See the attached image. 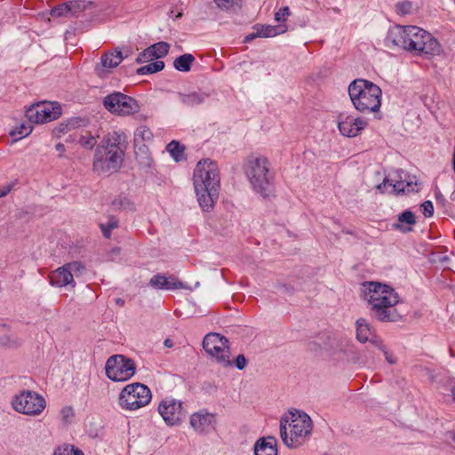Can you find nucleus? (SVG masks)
<instances>
[{"label": "nucleus", "mask_w": 455, "mask_h": 455, "mask_svg": "<svg viewBox=\"0 0 455 455\" xmlns=\"http://www.w3.org/2000/svg\"><path fill=\"white\" fill-rule=\"evenodd\" d=\"M195 191L200 207L203 209L204 212H210L213 208L214 203L219 198L220 189L204 188L203 191Z\"/></svg>", "instance_id": "nucleus-23"}, {"label": "nucleus", "mask_w": 455, "mask_h": 455, "mask_svg": "<svg viewBox=\"0 0 455 455\" xmlns=\"http://www.w3.org/2000/svg\"><path fill=\"white\" fill-rule=\"evenodd\" d=\"M164 347H168V348H171L173 347V342L171 339H166L164 341Z\"/></svg>", "instance_id": "nucleus-59"}, {"label": "nucleus", "mask_w": 455, "mask_h": 455, "mask_svg": "<svg viewBox=\"0 0 455 455\" xmlns=\"http://www.w3.org/2000/svg\"><path fill=\"white\" fill-rule=\"evenodd\" d=\"M14 182L4 184L0 187V198L6 196L13 188Z\"/></svg>", "instance_id": "nucleus-54"}, {"label": "nucleus", "mask_w": 455, "mask_h": 455, "mask_svg": "<svg viewBox=\"0 0 455 455\" xmlns=\"http://www.w3.org/2000/svg\"><path fill=\"white\" fill-rule=\"evenodd\" d=\"M104 108L116 116H130L140 111L138 101L121 92H113L102 100Z\"/></svg>", "instance_id": "nucleus-12"}, {"label": "nucleus", "mask_w": 455, "mask_h": 455, "mask_svg": "<svg viewBox=\"0 0 455 455\" xmlns=\"http://www.w3.org/2000/svg\"><path fill=\"white\" fill-rule=\"evenodd\" d=\"M116 304H124V300L122 299H116Z\"/></svg>", "instance_id": "nucleus-61"}, {"label": "nucleus", "mask_w": 455, "mask_h": 455, "mask_svg": "<svg viewBox=\"0 0 455 455\" xmlns=\"http://www.w3.org/2000/svg\"><path fill=\"white\" fill-rule=\"evenodd\" d=\"M191 427L198 434H208L214 430L216 415L206 410H200L190 416Z\"/></svg>", "instance_id": "nucleus-18"}, {"label": "nucleus", "mask_w": 455, "mask_h": 455, "mask_svg": "<svg viewBox=\"0 0 455 455\" xmlns=\"http://www.w3.org/2000/svg\"><path fill=\"white\" fill-rule=\"evenodd\" d=\"M402 315H378V320L380 322H399L402 320Z\"/></svg>", "instance_id": "nucleus-49"}, {"label": "nucleus", "mask_w": 455, "mask_h": 455, "mask_svg": "<svg viewBox=\"0 0 455 455\" xmlns=\"http://www.w3.org/2000/svg\"><path fill=\"white\" fill-rule=\"evenodd\" d=\"M106 376L112 381L124 382L136 372L135 362L124 355H113L105 363Z\"/></svg>", "instance_id": "nucleus-11"}, {"label": "nucleus", "mask_w": 455, "mask_h": 455, "mask_svg": "<svg viewBox=\"0 0 455 455\" xmlns=\"http://www.w3.org/2000/svg\"><path fill=\"white\" fill-rule=\"evenodd\" d=\"M164 68V62L156 60L148 65L142 66L137 69V74L140 76H146L159 72Z\"/></svg>", "instance_id": "nucleus-33"}, {"label": "nucleus", "mask_w": 455, "mask_h": 455, "mask_svg": "<svg viewBox=\"0 0 455 455\" xmlns=\"http://www.w3.org/2000/svg\"><path fill=\"white\" fill-rule=\"evenodd\" d=\"M395 10L397 14L402 16L410 14L412 10V3L408 0L398 2L395 4Z\"/></svg>", "instance_id": "nucleus-40"}, {"label": "nucleus", "mask_w": 455, "mask_h": 455, "mask_svg": "<svg viewBox=\"0 0 455 455\" xmlns=\"http://www.w3.org/2000/svg\"><path fill=\"white\" fill-rule=\"evenodd\" d=\"M214 2L220 8L230 10L233 12H238L243 4L242 0H218Z\"/></svg>", "instance_id": "nucleus-38"}, {"label": "nucleus", "mask_w": 455, "mask_h": 455, "mask_svg": "<svg viewBox=\"0 0 455 455\" xmlns=\"http://www.w3.org/2000/svg\"><path fill=\"white\" fill-rule=\"evenodd\" d=\"M70 4L68 2L59 4L51 10V15L52 17H62L70 13Z\"/></svg>", "instance_id": "nucleus-42"}, {"label": "nucleus", "mask_w": 455, "mask_h": 455, "mask_svg": "<svg viewBox=\"0 0 455 455\" xmlns=\"http://www.w3.org/2000/svg\"><path fill=\"white\" fill-rule=\"evenodd\" d=\"M417 223L416 216L412 211L407 209L397 215V221L392 224V228L406 234L413 231Z\"/></svg>", "instance_id": "nucleus-22"}, {"label": "nucleus", "mask_w": 455, "mask_h": 455, "mask_svg": "<svg viewBox=\"0 0 455 455\" xmlns=\"http://www.w3.org/2000/svg\"><path fill=\"white\" fill-rule=\"evenodd\" d=\"M12 406L18 412L28 415H38L45 408V401L38 394L27 391L14 398Z\"/></svg>", "instance_id": "nucleus-15"}, {"label": "nucleus", "mask_w": 455, "mask_h": 455, "mask_svg": "<svg viewBox=\"0 0 455 455\" xmlns=\"http://www.w3.org/2000/svg\"><path fill=\"white\" fill-rule=\"evenodd\" d=\"M291 15V11L288 6H284L280 8L275 13V20L278 22L285 21L287 17Z\"/></svg>", "instance_id": "nucleus-47"}, {"label": "nucleus", "mask_w": 455, "mask_h": 455, "mask_svg": "<svg viewBox=\"0 0 455 455\" xmlns=\"http://www.w3.org/2000/svg\"><path fill=\"white\" fill-rule=\"evenodd\" d=\"M111 205L116 210L124 209L132 212L135 211L133 203L126 196H119L111 202Z\"/></svg>", "instance_id": "nucleus-36"}, {"label": "nucleus", "mask_w": 455, "mask_h": 455, "mask_svg": "<svg viewBox=\"0 0 455 455\" xmlns=\"http://www.w3.org/2000/svg\"><path fill=\"white\" fill-rule=\"evenodd\" d=\"M172 157L179 162L183 158V154L185 151V147L181 145L179 141L172 140L166 147Z\"/></svg>", "instance_id": "nucleus-34"}, {"label": "nucleus", "mask_w": 455, "mask_h": 455, "mask_svg": "<svg viewBox=\"0 0 455 455\" xmlns=\"http://www.w3.org/2000/svg\"><path fill=\"white\" fill-rule=\"evenodd\" d=\"M32 132V126L30 124H21L19 127L10 132L11 137L13 138L14 141H17L22 138L27 137Z\"/></svg>", "instance_id": "nucleus-37"}, {"label": "nucleus", "mask_w": 455, "mask_h": 455, "mask_svg": "<svg viewBox=\"0 0 455 455\" xmlns=\"http://www.w3.org/2000/svg\"><path fill=\"white\" fill-rule=\"evenodd\" d=\"M384 355H385V357H386V360L393 364L395 363V359L393 357V355L386 349V347L384 346V350H382Z\"/></svg>", "instance_id": "nucleus-56"}, {"label": "nucleus", "mask_w": 455, "mask_h": 455, "mask_svg": "<svg viewBox=\"0 0 455 455\" xmlns=\"http://www.w3.org/2000/svg\"><path fill=\"white\" fill-rule=\"evenodd\" d=\"M49 277L52 286L63 287L74 283L73 274H70L65 265L52 271Z\"/></svg>", "instance_id": "nucleus-26"}, {"label": "nucleus", "mask_w": 455, "mask_h": 455, "mask_svg": "<svg viewBox=\"0 0 455 455\" xmlns=\"http://www.w3.org/2000/svg\"><path fill=\"white\" fill-rule=\"evenodd\" d=\"M279 293L283 295H291L292 294L294 288L291 286L290 284H279L276 287Z\"/></svg>", "instance_id": "nucleus-53"}, {"label": "nucleus", "mask_w": 455, "mask_h": 455, "mask_svg": "<svg viewBox=\"0 0 455 455\" xmlns=\"http://www.w3.org/2000/svg\"><path fill=\"white\" fill-rule=\"evenodd\" d=\"M387 186L392 188L390 193L395 195L417 192L419 190L415 177H411L403 170H397L393 175L389 174L388 177H386L382 183L377 186V189L380 193H384Z\"/></svg>", "instance_id": "nucleus-13"}, {"label": "nucleus", "mask_w": 455, "mask_h": 455, "mask_svg": "<svg viewBox=\"0 0 455 455\" xmlns=\"http://www.w3.org/2000/svg\"><path fill=\"white\" fill-rule=\"evenodd\" d=\"M117 52L122 53L123 60L128 58L132 52L130 47H124L122 50L117 49Z\"/></svg>", "instance_id": "nucleus-55"}, {"label": "nucleus", "mask_w": 455, "mask_h": 455, "mask_svg": "<svg viewBox=\"0 0 455 455\" xmlns=\"http://www.w3.org/2000/svg\"><path fill=\"white\" fill-rule=\"evenodd\" d=\"M150 54L155 59H161L165 57L170 50V44L166 42H158L148 47Z\"/></svg>", "instance_id": "nucleus-31"}, {"label": "nucleus", "mask_w": 455, "mask_h": 455, "mask_svg": "<svg viewBox=\"0 0 455 455\" xmlns=\"http://www.w3.org/2000/svg\"><path fill=\"white\" fill-rule=\"evenodd\" d=\"M180 101L186 107L194 108L203 104L208 98V94L201 91L176 93Z\"/></svg>", "instance_id": "nucleus-25"}, {"label": "nucleus", "mask_w": 455, "mask_h": 455, "mask_svg": "<svg viewBox=\"0 0 455 455\" xmlns=\"http://www.w3.org/2000/svg\"><path fill=\"white\" fill-rule=\"evenodd\" d=\"M286 30L287 27L285 25H265L259 28H256V36H259V37H272L284 33Z\"/></svg>", "instance_id": "nucleus-29"}, {"label": "nucleus", "mask_w": 455, "mask_h": 455, "mask_svg": "<svg viewBox=\"0 0 455 455\" xmlns=\"http://www.w3.org/2000/svg\"><path fill=\"white\" fill-rule=\"evenodd\" d=\"M55 148L58 152H60V156H62V153L65 151V146L62 143H57Z\"/></svg>", "instance_id": "nucleus-58"}, {"label": "nucleus", "mask_w": 455, "mask_h": 455, "mask_svg": "<svg viewBox=\"0 0 455 455\" xmlns=\"http://www.w3.org/2000/svg\"><path fill=\"white\" fill-rule=\"evenodd\" d=\"M73 140H74V139H73V135H70V136L68 137V139L67 140V141H73Z\"/></svg>", "instance_id": "nucleus-62"}, {"label": "nucleus", "mask_w": 455, "mask_h": 455, "mask_svg": "<svg viewBox=\"0 0 455 455\" xmlns=\"http://www.w3.org/2000/svg\"><path fill=\"white\" fill-rule=\"evenodd\" d=\"M348 95L355 108L362 113L378 112L381 106L382 91L365 79H355L348 85Z\"/></svg>", "instance_id": "nucleus-5"}, {"label": "nucleus", "mask_w": 455, "mask_h": 455, "mask_svg": "<svg viewBox=\"0 0 455 455\" xmlns=\"http://www.w3.org/2000/svg\"><path fill=\"white\" fill-rule=\"evenodd\" d=\"M152 398L150 389L136 382L126 385L119 395V405L127 411H135L149 403Z\"/></svg>", "instance_id": "nucleus-9"}, {"label": "nucleus", "mask_w": 455, "mask_h": 455, "mask_svg": "<svg viewBox=\"0 0 455 455\" xmlns=\"http://www.w3.org/2000/svg\"><path fill=\"white\" fill-rule=\"evenodd\" d=\"M60 414L65 422H69L74 416V411L71 407H65L61 410Z\"/></svg>", "instance_id": "nucleus-52"}, {"label": "nucleus", "mask_w": 455, "mask_h": 455, "mask_svg": "<svg viewBox=\"0 0 455 455\" xmlns=\"http://www.w3.org/2000/svg\"><path fill=\"white\" fill-rule=\"evenodd\" d=\"M65 267L68 270H69L70 274L74 275H79L82 274L84 269V266L80 261H72L65 264Z\"/></svg>", "instance_id": "nucleus-44"}, {"label": "nucleus", "mask_w": 455, "mask_h": 455, "mask_svg": "<svg viewBox=\"0 0 455 455\" xmlns=\"http://www.w3.org/2000/svg\"><path fill=\"white\" fill-rule=\"evenodd\" d=\"M203 347L208 355L221 367L228 368L233 365L230 358V343L225 336L217 332L206 334L203 340Z\"/></svg>", "instance_id": "nucleus-8"}, {"label": "nucleus", "mask_w": 455, "mask_h": 455, "mask_svg": "<svg viewBox=\"0 0 455 455\" xmlns=\"http://www.w3.org/2000/svg\"><path fill=\"white\" fill-rule=\"evenodd\" d=\"M23 344L22 339L14 333L0 335V347L6 350L19 349Z\"/></svg>", "instance_id": "nucleus-28"}, {"label": "nucleus", "mask_w": 455, "mask_h": 455, "mask_svg": "<svg viewBox=\"0 0 455 455\" xmlns=\"http://www.w3.org/2000/svg\"><path fill=\"white\" fill-rule=\"evenodd\" d=\"M68 4H71V5H69V7H70L69 12L73 16H76L79 12H83L87 7L85 1H82V0L70 1V2H68Z\"/></svg>", "instance_id": "nucleus-43"}, {"label": "nucleus", "mask_w": 455, "mask_h": 455, "mask_svg": "<svg viewBox=\"0 0 455 455\" xmlns=\"http://www.w3.org/2000/svg\"><path fill=\"white\" fill-rule=\"evenodd\" d=\"M450 435H451V438L453 440V442L455 443V432H451L450 433Z\"/></svg>", "instance_id": "nucleus-60"}, {"label": "nucleus", "mask_w": 455, "mask_h": 455, "mask_svg": "<svg viewBox=\"0 0 455 455\" xmlns=\"http://www.w3.org/2000/svg\"><path fill=\"white\" fill-rule=\"evenodd\" d=\"M244 172L255 192L264 198L273 194V176L269 172V162L266 157L249 156L244 164Z\"/></svg>", "instance_id": "nucleus-6"}, {"label": "nucleus", "mask_w": 455, "mask_h": 455, "mask_svg": "<svg viewBox=\"0 0 455 455\" xmlns=\"http://www.w3.org/2000/svg\"><path fill=\"white\" fill-rule=\"evenodd\" d=\"M119 221L114 217L110 216L106 223H100L99 227L105 238H110L112 230L118 228Z\"/></svg>", "instance_id": "nucleus-35"}, {"label": "nucleus", "mask_w": 455, "mask_h": 455, "mask_svg": "<svg viewBox=\"0 0 455 455\" xmlns=\"http://www.w3.org/2000/svg\"><path fill=\"white\" fill-rule=\"evenodd\" d=\"M385 44L400 47L413 55L429 58L439 55L442 45L429 32L417 26L396 25L391 28L385 39Z\"/></svg>", "instance_id": "nucleus-1"}, {"label": "nucleus", "mask_w": 455, "mask_h": 455, "mask_svg": "<svg viewBox=\"0 0 455 455\" xmlns=\"http://www.w3.org/2000/svg\"><path fill=\"white\" fill-rule=\"evenodd\" d=\"M232 363L235 364V366L242 371L243 370L246 365H247V359L245 358V356L243 355V354H240L236 356V358L235 359V361L233 362L232 361Z\"/></svg>", "instance_id": "nucleus-50"}, {"label": "nucleus", "mask_w": 455, "mask_h": 455, "mask_svg": "<svg viewBox=\"0 0 455 455\" xmlns=\"http://www.w3.org/2000/svg\"><path fill=\"white\" fill-rule=\"evenodd\" d=\"M356 339L363 343L369 341L379 349L384 350L382 340L375 335L370 324L363 318L356 320Z\"/></svg>", "instance_id": "nucleus-20"}, {"label": "nucleus", "mask_w": 455, "mask_h": 455, "mask_svg": "<svg viewBox=\"0 0 455 455\" xmlns=\"http://www.w3.org/2000/svg\"><path fill=\"white\" fill-rule=\"evenodd\" d=\"M158 411L169 426L179 425L186 414L182 402L172 397H166L161 401Z\"/></svg>", "instance_id": "nucleus-16"}, {"label": "nucleus", "mask_w": 455, "mask_h": 455, "mask_svg": "<svg viewBox=\"0 0 455 455\" xmlns=\"http://www.w3.org/2000/svg\"><path fill=\"white\" fill-rule=\"evenodd\" d=\"M122 61V53L116 49L101 56L100 63L97 64L95 72L99 76L102 77L112 68H116Z\"/></svg>", "instance_id": "nucleus-21"}, {"label": "nucleus", "mask_w": 455, "mask_h": 455, "mask_svg": "<svg viewBox=\"0 0 455 455\" xmlns=\"http://www.w3.org/2000/svg\"><path fill=\"white\" fill-rule=\"evenodd\" d=\"M66 121L68 124L70 131L79 127H84L88 124V119L80 116H73L71 118L67 119Z\"/></svg>", "instance_id": "nucleus-41"}, {"label": "nucleus", "mask_w": 455, "mask_h": 455, "mask_svg": "<svg viewBox=\"0 0 455 455\" xmlns=\"http://www.w3.org/2000/svg\"><path fill=\"white\" fill-rule=\"evenodd\" d=\"M69 131H70V129L68 127V124L67 121H63V122L60 123L52 130V134L55 137L60 138L62 134H65V133L68 132Z\"/></svg>", "instance_id": "nucleus-46"}, {"label": "nucleus", "mask_w": 455, "mask_h": 455, "mask_svg": "<svg viewBox=\"0 0 455 455\" xmlns=\"http://www.w3.org/2000/svg\"><path fill=\"white\" fill-rule=\"evenodd\" d=\"M256 37H259V36H256V31H255L253 33L247 35L244 38V42L245 43L251 42V40H253Z\"/></svg>", "instance_id": "nucleus-57"}, {"label": "nucleus", "mask_w": 455, "mask_h": 455, "mask_svg": "<svg viewBox=\"0 0 455 455\" xmlns=\"http://www.w3.org/2000/svg\"><path fill=\"white\" fill-rule=\"evenodd\" d=\"M79 142L84 148L92 149L96 144V139L91 134L82 135Z\"/></svg>", "instance_id": "nucleus-45"}, {"label": "nucleus", "mask_w": 455, "mask_h": 455, "mask_svg": "<svg viewBox=\"0 0 455 455\" xmlns=\"http://www.w3.org/2000/svg\"><path fill=\"white\" fill-rule=\"evenodd\" d=\"M312 431L310 417L299 411H290L280 420V435L289 448L301 445Z\"/></svg>", "instance_id": "nucleus-4"}, {"label": "nucleus", "mask_w": 455, "mask_h": 455, "mask_svg": "<svg viewBox=\"0 0 455 455\" xmlns=\"http://www.w3.org/2000/svg\"><path fill=\"white\" fill-rule=\"evenodd\" d=\"M61 116V107L58 102H37L26 110L30 123L44 124L58 119Z\"/></svg>", "instance_id": "nucleus-14"}, {"label": "nucleus", "mask_w": 455, "mask_h": 455, "mask_svg": "<svg viewBox=\"0 0 455 455\" xmlns=\"http://www.w3.org/2000/svg\"><path fill=\"white\" fill-rule=\"evenodd\" d=\"M196 60L191 53H184L177 57L173 61L175 69L180 72H188L191 70L193 62Z\"/></svg>", "instance_id": "nucleus-30"}, {"label": "nucleus", "mask_w": 455, "mask_h": 455, "mask_svg": "<svg viewBox=\"0 0 455 455\" xmlns=\"http://www.w3.org/2000/svg\"><path fill=\"white\" fill-rule=\"evenodd\" d=\"M148 285L156 290H164V291L188 289V284L180 281L173 275L166 276L164 274L154 275L150 278Z\"/></svg>", "instance_id": "nucleus-19"}, {"label": "nucleus", "mask_w": 455, "mask_h": 455, "mask_svg": "<svg viewBox=\"0 0 455 455\" xmlns=\"http://www.w3.org/2000/svg\"><path fill=\"white\" fill-rule=\"evenodd\" d=\"M153 133L147 126H140L134 132V145L146 144L147 141L151 140Z\"/></svg>", "instance_id": "nucleus-32"}, {"label": "nucleus", "mask_w": 455, "mask_h": 455, "mask_svg": "<svg viewBox=\"0 0 455 455\" xmlns=\"http://www.w3.org/2000/svg\"><path fill=\"white\" fill-rule=\"evenodd\" d=\"M193 181L195 190L220 189V179L217 164L210 159L199 161L194 170Z\"/></svg>", "instance_id": "nucleus-10"}, {"label": "nucleus", "mask_w": 455, "mask_h": 455, "mask_svg": "<svg viewBox=\"0 0 455 455\" xmlns=\"http://www.w3.org/2000/svg\"><path fill=\"white\" fill-rule=\"evenodd\" d=\"M126 147V137L124 132L108 133L95 149L93 171L98 174L116 172L124 162Z\"/></svg>", "instance_id": "nucleus-2"}, {"label": "nucleus", "mask_w": 455, "mask_h": 455, "mask_svg": "<svg viewBox=\"0 0 455 455\" xmlns=\"http://www.w3.org/2000/svg\"><path fill=\"white\" fill-rule=\"evenodd\" d=\"M153 59V57L150 54V51L148 50V47L142 51L137 57L136 62L140 64L143 62L148 61V60Z\"/></svg>", "instance_id": "nucleus-51"}, {"label": "nucleus", "mask_w": 455, "mask_h": 455, "mask_svg": "<svg viewBox=\"0 0 455 455\" xmlns=\"http://www.w3.org/2000/svg\"><path fill=\"white\" fill-rule=\"evenodd\" d=\"M134 153L136 160L143 170L147 172H152L153 159L149 154L148 147L146 144L134 145Z\"/></svg>", "instance_id": "nucleus-24"}, {"label": "nucleus", "mask_w": 455, "mask_h": 455, "mask_svg": "<svg viewBox=\"0 0 455 455\" xmlns=\"http://www.w3.org/2000/svg\"><path fill=\"white\" fill-rule=\"evenodd\" d=\"M53 455H84V452L74 445L63 444L55 449Z\"/></svg>", "instance_id": "nucleus-39"}, {"label": "nucleus", "mask_w": 455, "mask_h": 455, "mask_svg": "<svg viewBox=\"0 0 455 455\" xmlns=\"http://www.w3.org/2000/svg\"><path fill=\"white\" fill-rule=\"evenodd\" d=\"M452 395H453V398L455 399V387L452 389Z\"/></svg>", "instance_id": "nucleus-63"}, {"label": "nucleus", "mask_w": 455, "mask_h": 455, "mask_svg": "<svg viewBox=\"0 0 455 455\" xmlns=\"http://www.w3.org/2000/svg\"><path fill=\"white\" fill-rule=\"evenodd\" d=\"M367 126V121L362 117L341 113L338 116V128L343 136L353 138L357 136Z\"/></svg>", "instance_id": "nucleus-17"}, {"label": "nucleus", "mask_w": 455, "mask_h": 455, "mask_svg": "<svg viewBox=\"0 0 455 455\" xmlns=\"http://www.w3.org/2000/svg\"><path fill=\"white\" fill-rule=\"evenodd\" d=\"M364 299L377 313H387V309L399 303L398 293L389 285L377 282L364 283Z\"/></svg>", "instance_id": "nucleus-7"}, {"label": "nucleus", "mask_w": 455, "mask_h": 455, "mask_svg": "<svg viewBox=\"0 0 455 455\" xmlns=\"http://www.w3.org/2000/svg\"><path fill=\"white\" fill-rule=\"evenodd\" d=\"M307 348L315 355L324 354L334 363L348 361L355 352L351 340L339 334H320L307 342Z\"/></svg>", "instance_id": "nucleus-3"}, {"label": "nucleus", "mask_w": 455, "mask_h": 455, "mask_svg": "<svg viewBox=\"0 0 455 455\" xmlns=\"http://www.w3.org/2000/svg\"><path fill=\"white\" fill-rule=\"evenodd\" d=\"M421 211L426 218H430L434 214V205L429 200L425 201L421 204Z\"/></svg>", "instance_id": "nucleus-48"}, {"label": "nucleus", "mask_w": 455, "mask_h": 455, "mask_svg": "<svg viewBox=\"0 0 455 455\" xmlns=\"http://www.w3.org/2000/svg\"><path fill=\"white\" fill-rule=\"evenodd\" d=\"M276 439L274 436L263 437L254 445L255 455H277Z\"/></svg>", "instance_id": "nucleus-27"}]
</instances>
